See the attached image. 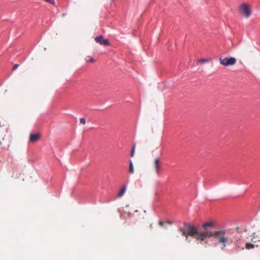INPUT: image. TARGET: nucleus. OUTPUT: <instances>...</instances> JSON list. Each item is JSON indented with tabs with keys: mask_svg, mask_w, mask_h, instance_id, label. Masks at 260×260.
<instances>
[{
	"mask_svg": "<svg viewBox=\"0 0 260 260\" xmlns=\"http://www.w3.org/2000/svg\"><path fill=\"white\" fill-rule=\"evenodd\" d=\"M184 228L182 227L179 228V231L182 233V235L188 237L189 236L194 237L199 234V231L197 226L191 224L189 222H184Z\"/></svg>",
	"mask_w": 260,
	"mask_h": 260,
	"instance_id": "nucleus-1",
	"label": "nucleus"
},
{
	"mask_svg": "<svg viewBox=\"0 0 260 260\" xmlns=\"http://www.w3.org/2000/svg\"><path fill=\"white\" fill-rule=\"evenodd\" d=\"M225 234V230H217L214 232H211L207 230L202 232H199V234L196 236L198 240L205 241L207 238L213 237L217 238L219 235Z\"/></svg>",
	"mask_w": 260,
	"mask_h": 260,
	"instance_id": "nucleus-2",
	"label": "nucleus"
},
{
	"mask_svg": "<svg viewBox=\"0 0 260 260\" xmlns=\"http://www.w3.org/2000/svg\"><path fill=\"white\" fill-rule=\"evenodd\" d=\"M219 61L221 64L224 66H233L236 63L237 59L234 57H226L224 58H219Z\"/></svg>",
	"mask_w": 260,
	"mask_h": 260,
	"instance_id": "nucleus-3",
	"label": "nucleus"
},
{
	"mask_svg": "<svg viewBox=\"0 0 260 260\" xmlns=\"http://www.w3.org/2000/svg\"><path fill=\"white\" fill-rule=\"evenodd\" d=\"M239 11L244 14L246 17H249L251 14V9L247 3H243L240 7Z\"/></svg>",
	"mask_w": 260,
	"mask_h": 260,
	"instance_id": "nucleus-4",
	"label": "nucleus"
},
{
	"mask_svg": "<svg viewBox=\"0 0 260 260\" xmlns=\"http://www.w3.org/2000/svg\"><path fill=\"white\" fill-rule=\"evenodd\" d=\"M96 43L102 45L109 46L110 43L107 39H105L102 35H99L95 38Z\"/></svg>",
	"mask_w": 260,
	"mask_h": 260,
	"instance_id": "nucleus-5",
	"label": "nucleus"
},
{
	"mask_svg": "<svg viewBox=\"0 0 260 260\" xmlns=\"http://www.w3.org/2000/svg\"><path fill=\"white\" fill-rule=\"evenodd\" d=\"M40 138V135L39 133H31L29 136V141L34 142L39 140Z\"/></svg>",
	"mask_w": 260,
	"mask_h": 260,
	"instance_id": "nucleus-6",
	"label": "nucleus"
},
{
	"mask_svg": "<svg viewBox=\"0 0 260 260\" xmlns=\"http://www.w3.org/2000/svg\"><path fill=\"white\" fill-rule=\"evenodd\" d=\"M214 223L212 221L206 222L202 224V228L205 230H207L208 228H212L214 227Z\"/></svg>",
	"mask_w": 260,
	"mask_h": 260,
	"instance_id": "nucleus-7",
	"label": "nucleus"
},
{
	"mask_svg": "<svg viewBox=\"0 0 260 260\" xmlns=\"http://www.w3.org/2000/svg\"><path fill=\"white\" fill-rule=\"evenodd\" d=\"M224 234L220 235V237L219 238L218 241V243H222L223 244H225V243L228 242V238L226 237L223 236Z\"/></svg>",
	"mask_w": 260,
	"mask_h": 260,
	"instance_id": "nucleus-8",
	"label": "nucleus"
},
{
	"mask_svg": "<svg viewBox=\"0 0 260 260\" xmlns=\"http://www.w3.org/2000/svg\"><path fill=\"white\" fill-rule=\"evenodd\" d=\"M128 162H129V172L131 174H133L134 172V166H133L132 160L131 159H129L128 160Z\"/></svg>",
	"mask_w": 260,
	"mask_h": 260,
	"instance_id": "nucleus-9",
	"label": "nucleus"
},
{
	"mask_svg": "<svg viewBox=\"0 0 260 260\" xmlns=\"http://www.w3.org/2000/svg\"><path fill=\"white\" fill-rule=\"evenodd\" d=\"M125 191H126V185H123L120 189V190L118 193V196L119 197L122 196L124 193Z\"/></svg>",
	"mask_w": 260,
	"mask_h": 260,
	"instance_id": "nucleus-10",
	"label": "nucleus"
},
{
	"mask_svg": "<svg viewBox=\"0 0 260 260\" xmlns=\"http://www.w3.org/2000/svg\"><path fill=\"white\" fill-rule=\"evenodd\" d=\"M211 60V59H209V58H201L198 60V61L201 63H205V62L209 61Z\"/></svg>",
	"mask_w": 260,
	"mask_h": 260,
	"instance_id": "nucleus-11",
	"label": "nucleus"
},
{
	"mask_svg": "<svg viewBox=\"0 0 260 260\" xmlns=\"http://www.w3.org/2000/svg\"><path fill=\"white\" fill-rule=\"evenodd\" d=\"M246 247L247 249H252L254 247V245L252 243H246Z\"/></svg>",
	"mask_w": 260,
	"mask_h": 260,
	"instance_id": "nucleus-12",
	"label": "nucleus"
},
{
	"mask_svg": "<svg viewBox=\"0 0 260 260\" xmlns=\"http://www.w3.org/2000/svg\"><path fill=\"white\" fill-rule=\"evenodd\" d=\"M135 147H136V145H135V144H134L132 148V150L131 151V154H130L131 157H133L134 155Z\"/></svg>",
	"mask_w": 260,
	"mask_h": 260,
	"instance_id": "nucleus-13",
	"label": "nucleus"
},
{
	"mask_svg": "<svg viewBox=\"0 0 260 260\" xmlns=\"http://www.w3.org/2000/svg\"><path fill=\"white\" fill-rule=\"evenodd\" d=\"M80 123L82 124H85L86 123V119L84 117H81L80 118Z\"/></svg>",
	"mask_w": 260,
	"mask_h": 260,
	"instance_id": "nucleus-14",
	"label": "nucleus"
},
{
	"mask_svg": "<svg viewBox=\"0 0 260 260\" xmlns=\"http://www.w3.org/2000/svg\"><path fill=\"white\" fill-rule=\"evenodd\" d=\"M159 165V158L157 157L154 160V166H156Z\"/></svg>",
	"mask_w": 260,
	"mask_h": 260,
	"instance_id": "nucleus-15",
	"label": "nucleus"
},
{
	"mask_svg": "<svg viewBox=\"0 0 260 260\" xmlns=\"http://www.w3.org/2000/svg\"><path fill=\"white\" fill-rule=\"evenodd\" d=\"M45 1L48 2L49 4H52V5L55 6V2L54 0H44Z\"/></svg>",
	"mask_w": 260,
	"mask_h": 260,
	"instance_id": "nucleus-16",
	"label": "nucleus"
},
{
	"mask_svg": "<svg viewBox=\"0 0 260 260\" xmlns=\"http://www.w3.org/2000/svg\"><path fill=\"white\" fill-rule=\"evenodd\" d=\"M165 223H166V221H163V220H159V224L162 227H165Z\"/></svg>",
	"mask_w": 260,
	"mask_h": 260,
	"instance_id": "nucleus-17",
	"label": "nucleus"
},
{
	"mask_svg": "<svg viewBox=\"0 0 260 260\" xmlns=\"http://www.w3.org/2000/svg\"><path fill=\"white\" fill-rule=\"evenodd\" d=\"M87 58L88 59H86L87 62H93L94 61V59L92 57L88 56H87Z\"/></svg>",
	"mask_w": 260,
	"mask_h": 260,
	"instance_id": "nucleus-18",
	"label": "nucleus"
},
{
	"mask_svg": "<svg viewBox=\"0 0 260 260\" xmlns=\"http://www.w3.org/2000/svg\"><path fill=\"white\" fill-rule=\"evenodd\" d=\"M156 172L158 173L160 170L159 165L155 167Z\"/></svg>",
	"mask_w": 260,
	"mask_h": 260,
	"instance_id": "nucleus-19",
	"label": "nucleus"
},
{
	"mask_svg": "<svg viewBox=\"0 0 260 260\" xmlns=\"http://www.w3.org/2000/svg\"><path fill=\"white\" fill-rule=\"evenodd\" d=\"M19 66V64H17V63L15 64L14 65V67H13V69H12V70H13V71H14V70H16V69H17V68H18V67Z\"/></svg>",
	"mask_w": 260,
	"mask_h": 260,
	"instance_id": "nucleus-20",
	"label": "nucleus"
},
{
	"mask_svg": "<svg viewBox=\"0 0 260 260\" xmlns=\"http://www.w3.org/2000/svg\"><path fill=\"white\" fill-rule=\"evenodd\" d=\"M166 223L172 224L173 223V222L171 221L167 220V221H166Z\"/></svg>",
	"mask_w": 260,
	"mask_h": 260,
	"instance_id": "nucleus-21",
	"label": "nucleus"
},
{
	"mask_svg": "<svg viewBox=\"0 0 260 260\" xmlns=\"http://www.w3.org/2000/svg\"><path fill=\"white\" fill-rule=\"evenodd\" d=\"M225 247H226V245L225 244H223V246L221 248V249L222 250H225Z\"/></svg>",
	"mask_w": 260,
	"mask_h": 260,
	"instance_id": "nucleus-22",
	"label": "nucleus"
},
{
	"mask_svg": "<svg viewBox=\"0 0 260 260\" xmlns=\"http://www.w3.org/2000/svg\"><path fill=\"white\" fill-rule=\"evenodd\" d=\"M127 215H128V216H131L132 215L131 212H127Z\"/></svg>",
	"mask_w": 260,
	"mask_h": 260,
	"instance_id": "nucleus-23",
	"label": "nucleus"
},
{
	"mask_svg": "<svg viewBox=\"0 0 260 260\" xmlns=\"http://www.w3.org/2000/svg\"><path fill=\"white\" fill-rule=\"evenodd\" d=\"M1 126H2V125L0 124V127H1Z\"/></svg>",
	"mask_w": 260,
	"mask_h": 260,
	"instance_id": "nucleus-24",
	"label": "nucleus"
}]
</instances>
